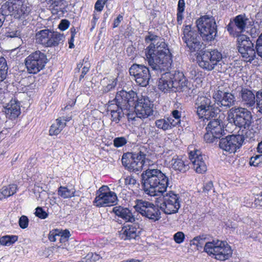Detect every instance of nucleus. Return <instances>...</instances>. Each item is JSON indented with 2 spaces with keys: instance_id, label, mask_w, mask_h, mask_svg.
<instances>
[{
  "instance_id": "obj_1",
  "label": "nucleus",
  "mask_w": 262,
  "mask_h": 262,
  "mask_svg": "<svg viewBox=\"0 0 262 262\" xmlns=\"http://www.w3.org/2000/svg\"><path fill=\"white\" fill-rule=\"evenodd\" d=\"M142 183L144 192L151 196H159L156 202L164 213L178 212L180 208V196L172 191L166 192L169 179L157 168H148L142 173Z\"/></svg>"
},
{
  "instance_id": "obj_2",
  "label": "nucleus",
  "mask_w": 262,
  "mask_h": 262,
  "mask_svg": "<svg viewBox=\"0 0 262 262\" xmlns=\"http://www.w3.org/2000/svg\"><path fill=\"white\" fill-rule=\"evenodd\" d=\"M160 37L148 32L145 37V42L149 45L145 49L146 60L148 65L158 72L171 66L172 56L167 45L164 41H159Z\"/></svg>"
},
{
  "instance_id": "obj_3",
  "label": "nucleus",
  "mask_w": 262,
  "mask_h": 262,
  "mask_svg": "<svg viewBox=\"0 0 262 262\" xmlns=\"http://www.w3.org/2000/svg\"><path fill=\"white\" fill-rule=\"evenodd\" d=\"M170 67V66L159 72L151 69L156 74L161 75L158 86V88L164 93L176 92L178 89H181L186 86V80L183 73L179 71H174L173 73L166 72Z\"/></svg>"
},
{
  "instance_id": "obj_4",
  "label": "nucleus",
  "mask_w": 262,
  "mask_h": 262,
  "mask_svg": "<svg viewBox=\"0 0 262 262\" xmlns=\"http://www.w3.org/2000/svg\"><path fill=\"white\" fill-rule=\"evenodd\" d=\"M228 119L233 122L236 126L242 129V133L246 135L247 130L249 129L252 120L250 111L242 107H233L228 112Z\"/></svg>"
},
{
  "instance_id": "obj_5",
  "label": "nucleus",
  "mask_w": 262,
  "mask_h": 262,
  "mask_svg": "<svg viewBox=\"0 0 262 262\" xmlns=\"http://www.w3.org/2000/svg\"><path fill=\"white\" fill-rule=\"evenodd\" d=\"M195 24L198 32L204 41H211L215 39L217 33V26L212 16H201L196 19Z\"/></svg>"
},
{
  "instance_id": "obj_6",
  "label": "nucleus",
  "mask_w": 262,
  "mask_h": 262,
  "mask_svg": "<svg viewBox=\"0 0 262 262\" xmlns=\"http://www.w3.org/2000/svg\"><path fill=\"white\" fill-rule=\"evenodd\" d=\"M204 251L212 257L221 261L228 259L232 254L231 247L227 243L219 241L206 243Z\"/></svg>"
},
{
  "instance_id": "obj_7",
  "label": "nucleus",
  "mask_w": 262,
  "mask_h": 262,
  "mask_svg": "<svg viewBox=\"0 0 262 262\" xmlns=\"http://www.w3.org/2000/svg\"><path fill=\"white\" fill-rule=\"evenodd\" d=\"M199 66L205 70L210 71L221 64L222 55L216 50H203L196 57Z\"/></svg>"
},
{
  "instance_id": "obj_8",
  "label": "nucleus",
  "mask_w": 262,
  "mask_h": 262,
  "mask_svg": "<svg viewBox=\"0 0 262 262\" xmlns=\"http://www.w3.org/2000/svg\"><path fill=\"white\" fill-rule=\"evenodd\" d=\"M201 37L196 31L192 30L191 25L184 26L182 39L189 52L198 54L205 48Z\"/></svg>"
},
{
  "instance_id": "obj_9",
  "label": "nucleus",
  "mask_w": 262,
  "mask_h": 262,
  "mask_svg": "<svg viewBox=\"0 0 262 262\" xmlns=\"http://www.w3.org/2000/svg\"><path fill=\"white\" fill-rule=\"evenodd\" d=\"M134 208L142 216L155 222L161 218V213L159 206L152 203L143 200L137 199L135 201Z\"/></svg>"
},
{
  "instance_id": "obj_10",
  "label": "nucleus",
  "mask_w": 262,
  "mask_h": 262,
  "mask_svg": "<svg viewBox=\"0 0 262 262\" xmlns=\"http://www.w3.org/2000/svg\"><path fill=\"white\" fill-rule=\"evenodd\" d=\"M64 39L63 34L48 29L40 30L35 35L36 42L45 47L57 46Z\"/></svg>"
},
{
  "instance_id": "obj_11",
  "label": "nucleus",
  "mask_w": 262,
  "mask_h": 262,
  "mask_svg": "<svg viewBox=\"0 0 262 262\" xmlns=\"http://www.w3.org/2000/svg\"><path fill=\"white\" fill-rule=\"evenodd\" d=\"M48 61L46 54L38 50L27 56L25 63L28 72L35 74L43 69Z\"/></svg>"
},
{
  "instance_id": "obj_12",
  "label": "nucleus",
  "mask_w": 262,
  "mask_h": 262,
  "mask_svg": "<svg viewBox=\"0 0 262 262\" xmlns=\"http://www.w3.org/2000/svg\"><path fill=\"white\" fill-rule=\"evenodd\" d=\"M253 25V21L250 20L245 14H239L230 20L226 27L227 30L230 35L234 37L241 36L247 29Z\"/></svg>"
},
{
  "instance_id": "obj_13",
  "label": "nucleus",
  "mask_w": 262,
  "mask_h": 262,
  "mask_svg": "<svg viewBox=\"0 0 262 262\" xmlns=\"http://www.w3.org/2000/svg\"><path fill=\"white\" fill-rule=\"evenodd\" d=\"M116 194L110 190L107 186L103 185L96 192V196L93 202L96 207L111 206L117 203Z\"/></svg>"
},
{
  "instance_id": "obj_14",
  "label": "nucleus",
  "mask_w": 262,
  "mask_h": 262,
  "mask_svg": "<svg viewBox=\"0 0 262 262\" xmlns=\"http://www.w3.org/2000/svg\"><path fill=\"white\" fill-rule=\"evenodd\" d=\"M237 37V47L238 52L247 62H251L256 56L254 44L249 37L242 35Z\"/></svg>"
},
{
  "instance_id": "obj_15",
  "label": "nucleus",
  "mask_w": 262,
  "mask_h": 262,
  "mask_svg": "<svg viewBox=\"0 0 262 262\" xmlns=\"http://www.w3.org/2000/svg\"><path fill=\"white\" fill-rule=\"evenodd\" d=\"M129 72L139 85L146 86L148 84L151 73L147 67L135 63L129 68Z\"/></svg>"
},
{
  "instance_id": "obj_16",
  "label": "nucleus",
  "mask_w": 262,
  "mask_h": 262,
  "mask_svg": "<svg viewBox=\"0 0 262 262\" xmlns=\"http://www.w3.org/2000/svg\"><path fill=\"white\" fill-rule=\"evenodd\" d=\"M132 110H134L138 118L145 119L153 114V104L147 97H142L138 98L137 97L135 105Z\"/></svg>"
},
{
  "instance_id": "obj_17",
  "label": "nucleus",
  "mask_w": 262,
  "mask_h": 262,
  "mask_svg": "<svg viewBox=\"0 0 262 262\" xmlns=\"http://www.w3.org/2000/svg\"><path fill=\"white\" fill-rule=\"evenodd\" d=\"M244 133H242V135H232L222 138L220 141V147L230 153L234 152L242 146L244 141Z\"/></svg>"
},
{
  "instance_id": "obj_18",
  "label": "nucleus",
  "mask_w": 262,
  "mask_h": 262,
  "mask_svg": "<svg viewBox=\"0 0 262 262\" xmlns=\"http://www.w3.org/2000/svg\"><path fill=\"white\" fill-rule=\"evenodd\" d=\"M213 98L217 107L227 109L233 106L236 102L234 95L231 93L222 90L219 88L214 91Z\"/></svg>"
},
{
  "instance_id": "obj_19",
  "label": "nucleus",
  "mask_w": 262,
  "mask_h": 262,
  "mask_svg": "<svg viewBox=\"0 0 262 262\" xmlns=\"http://www.w3.org/2000/svg\"><path fill=\"white\" fill-rule=\"evenodd\" d=\"M136 98L137 94L135 92L130 91L127 92L122 90L117 93L114 101L122 109L128 111L132 110V107L135 105Z\"/></svg>"
},
{
  "instance_id": "obj_20",
  "label": "nucleus",
  "mask_w": 262,
  "mask_h": 262,
  "mask_svg": "<svg viewBox=\"0 0 262 262\" xmlns=\"http://www.w3.org/2000/svg\"><path fill=\"white\" fill-rule=\"evenodd\" d=\"M238 97L243 104L247 107H254L256 103V94L246 88H238Z\"/></svg>"
},
{
  "instance_id": "obj_21",
  "label": "nucleus",
  "mask_w": 262,
  "mask_h": 262,
  "mask_svg": "<svg viewBox=\"0 0 262 262\" xmlns=\"http://www.w3.org/2000/svg\"><path fill=\"white\" fill-rule=\"evenodd\" d=\"M189 155V159L193 164V168L196 172L201 173L207 170V166L200 150L191 151Z\"/></svg>"
},
{
  "instance_id": "obj_22",
  "label": "nucleus",
  "mask_w": 262,
  "mask_h": 262,
  "mask_svg": "<svg viewBox=\"0 0 262 262\" xmlns=\"http://www.w3.org/2000/svg\"><path fill=\"white\" fill-rule=\"evenodd\" d=\"M196 113L200 118L209 120L215 117L218 114L219 109L213 107V105H195Z\"/></svg>"
},
{
  "instance_id": "obj_23",
  "label": "nucleus",
  "mask_w": 262,
  "mask_h": 262,
  "mask_svg": "<svg viewBox=\"0 0 262 262\" xmlns=\"http://www.w3.org/2000/svg\"><path fill=\"white\" fill-rule=\"evenodd\" d=\"M138 225L132 224L124 226L120 231L121 238L124 240L136 239L139 236L140 230Z\"/></svg>"
},
{
  "instance_id": "obj_24",
  "label": "nucleus",
  "mask_w": 262,
  "mask_h": 262,
  "mask_svg": "<svg viewBox=\"0 0 262 262\" xmlns=\"http://www.w3.org/2000/svg\"><path fill=\"white\" fill-rule=\"evenodd\" d=\"M7 118L9 119L16 118L20 114L19 103L15 99H12L4 107V111Z\"/></svg>"
},
{
  "instance_id": "obj_25",
  "label": "nucleus",
  "mask_w": 262,
  "mask_h": 262,
  "mask_svg": "<svg viewBox=\"0 0 262 262\" xmlns=\"http://www.w3.org/2000/svg\"><path fill=\"white\" fill-rule=\"evenodd\" d=\"M206 130L212 133L216 138L220 139L224 133L223 122L218 119H213L209 122L206 127Z\"/></svg>"
},
{
  "instance_id": "obj_26",
  "label": "nucleus",
  "mask_w": 262,
  "mask_h": 262,
  "mask_svg": "<svg viewBox=\"0 0 262 262\" xmlns=\"http://www.w3.org/2000/svg\"><path fill=\"white\" fill-rule=\"evenodd\" d=\"M171 168L180 172H185L189 169L188 162L184 161L177 156H174L171 160Z\"/></svg>"
},
{
  "instance_id": "obj_27",
  "label": "nucleus",
  "mask_w": 262,
  "mask_h": 262,
  "mask_svg": "<svg viewBox=\"0 0 262 262\" xmlns=\"http://www.w3.org/2000/svg\"><path fill=\"white\" fill-rule=\"evenodd\" d=\"M113 212L125 222L133 223L136 221L135 217L130 210L127 208H123L121 206L115 207L113 208Z\"/></svg>"
},
{
  "instance_id": "obj_28",
  "label": "nucleus",
  "mask_w": 262,
  "mask_h": 262,
  "mask_svg": "<svg viewBox=\"0 0 262 262\" xmlns=\"http://www.w3.org/2000/svg\"><path fill=\"white\" fill-rule=\"evenodd\" d=\"M14 17L18 18H25L31 11V7L26 4H22L20 2L15 3Z\"/></svg>"
},
{
  "instance_id": "obj_29",
  "label": "nucleus",
  "mask_w": 262,
  "mask_h": 262,
  "mask_svg": "<svg viewBox=\"0 0 262 262\" xmlns=\"http://www.w3.org/2000/svg\"><path fill=\"white\" fill-rule=\"evenodd\" d=\"M15 3L8 1L2 5L0 8V16L1 18L5 21L6 17L9 15H13L14 16V9H16Z\"/></svg>"
},
{
  "instance_id": "obj_30",
  "label": "nucleus",
  "mask_w": 262,
  "mask_h": 262,
  "mask_svg": "<svg viewBox=\"0 0 262 262\" xmlns=\"http://www.w3.org/2000/svg\"><path fill=\"white\" fill-rule=\"evenodd\" d=\"M156 126L164 131L172 129L174 126V123L171 121V118L164 116L163 118L157 119L155 122Z\"/></svg>"
},
{
  "instance_id": "obj_31",
  "label": "nucleus",
  "mask_w": 262,
  "mask_h": 262,
  "mask_svg": "<svg viewBox=\"0 0 262 262\" xmlns=\"http://www.w3.org/2000/svg\"><path fill=\"white\" fill-rule=\"evenodd\" d=\"M140 156V154L137 152H127L123 155L122 157V164L125 168L128 171L130 170V166L132 165L133 161L134 160H138V158Z\"/></svg>"
},
{
  "instance_id": "obj_32",
  "label": "nucleus",
  "mask_w": 262,
  "mask_h": 262,
  "mask_svg": "<svg viewBox=\"0 0 262 262\" xmlns=\"http://www.w3.org/2000/svg\"><path fill=\"white\" fill-rule=\"evenodd\" d=\"M138 153L140 154V156L138 158L139 160H134L131 166H130V171L137 172L140 171L142 169V167L145 163L146 155L143 152L140 151Z\"/></svg>"
},
{
  "instance_id": "obj_33",
  "label": "nucleus",
  "mask_w": 262,
  "mask_h": 262,
  "mask_svg": "<svg viewBox=\"0 0 262 262\" xmlns=\"http://www.w3.org/2000/svg\"><path fill=\"white\" fill-rule=\"evenodd\" d=\"M66 126V123L62 121L60 119H57L54 123L50 127L49 130V134L51 136L57 135L59 134L63 128Z\"/></svg>"
},
{
  "instance_id": "obj_34",
  "label": "nucleus",
  "mask_w": 262,
  "mask_h": 262,
  "mask_svg": "<svg viewBox=\"0 0 262 262\" xmlns=\"http://www.w3.org/2000/svg\"><path fill=\"white\" fill-rule=\"evenodd\" d=\"M17 189V186L16 184H10L4 186L1 190V193L4 198H7L15 194Z\"/></svg>"
},
{
  "instance_id": "obj_35",
  "label": "nucleus",
  "mask_w": 262,
  "mask_h": 262,
  "mask_svg": "<svg viewBox=\"0 0 262 262\" xmlns=\"http://www.w3.org/2000/svg\"><path fill=\"white\" fill-rule=\"evenodd\" d=\"M8 67L6 59L3 57H0V82H6L8 75Z\"/></svg>"
},
{
  "instance_id": "obj_36",
  "label": "nucleus",
  "mask_w": 262,
  "mask_h": 262,
  "mask_svg": "<svg viewBox=\"0 0 262 262\" xmlns=\"http://www.w3.org/2000/svg\"><path fill=\"white\" fill-rule=\"evenodd\" d=\"M185 8V3L184 0H179L177 13V21L178 25H181L184 19L183 12Z\"/></svg>"
},
{
  "instance_id": "obj_37",
  "label": "nucleus",
  "mask_w": 262,
  "mask_h": 262,
  "mask_svg": "<svg viewBox=\"0 0 262 262\" xmlns=\"http://www.w3.org/2000/svg\"><path fill=\"white\" fill-rule=\"evenodd\" d=\"M75 191L67 187L60 186L58 190V194L63 199L71 198L75 196Z\"/></svg>"
},
{
  "instance_id": "obj_38",
  "label": "nucleus",
  "mask_w": 262,
  "mask_h": 262,
  "mask_svg": "<svg viewBox=\"0 0 262 262\" xmlns=\"http://www.w3.org/2000/svg\"><path fill=\"white\" fill-rule=\"evenodd\" d=\"M16 235H5L0 238V244L3 246H9L17 241Z\"/></svg>"
},
{
  "instance_id": "obj_39",
  "label": "nucleus",
  "mask_w": 262,
  "mask_h": 262,
  "mask_svg": "<svg viewBox=\"0 0 262 262\" xmlns=\"http://www.w3.org/2000/svg\"><path fill=\"white\" fill-rule=\"evenodd\" d=\"M127 112L126 110L122 109V108H121V110L118 111L113 110V112H111L112 121L118 123L121 118L125 115V113Z\"/></svg>"
},
{
  "instance_id": "obj_40",
  "label": "nucleus",
  "mask_w": 262,
  "mask_h": 262,
  "mask_svg": "<svg viewBox=\"0 0 262 262\" xmlns=\"http://www.w3.org/2000/svg\"><path fill=\"white\" fill-rule=\"evenodd\" d=\"M60 231L58 229H54L50 231L49 234L48 238L52 242H55L57 241H59V243H63L61 239V237L60 235Z\"/></svg>"
},
{
  "instance_id": "obj_41",
  "label": "nucleus",
  "mask_w": 262,
  "mask_h": 262,
  "mask_svg": "<svg viewBox=\"0 0 262 262\" xmlns=\"http://www.w3.org/2000/svg\"><path fill=\"white\" fill-rule=\"evenodd\" d=\"M202 104L207 106L212 105L210 99L206 96H199L195 100V105H202Z\"/></svg>"
},
{
  "instance_id": "obj_42",
  "label": "nucleus",
  "mask_w": 262,
  "mask_h": 262,
  "mask_svg": "<svg viewBox=\"0 0 262 262\" xmlns=\"http://www.w3.org/2000/svg\"><path fill=\"white\" fill-rule=\"evenodd\" d=\"M127 143V140L125 137H116L113 140L114 146L117 148L122 147Z\"/></svg>"
},
{
  "instance_id": "obj_43",
  "label": "nucleus",
  "mask_w": 262,
  "mask_h": 262,
  "mask_svg": "<svg viewBox=\"0 0 262 262\" xmlns=\"http://www.w3.org/2000/svg\"><path fill=\"white\" fill-rule=\"evenodd\" d=\"M181 113L178 110H174L171 112V116H168L171 118V121H172L174 124V126L179 125L180 123Z\"/></svg>"
},
{
  "instance_id": "obj_44",
  "label": "nucleus",
  "mask_w": 262,
  "mask_h": 262,
  "mask_svg": "<svg viewBox=\"0 0 262 262\" xmlns=\"http://www.w3.org/2000/svg\"><path fill=\"white\" fill-rule=\"evenodd\" d=\"M262 163V155H256L251 157L249 161V164L251 166H258Z\"/></svg>"
},
{
  "instance_id": "obj_45",
  "label": "nucleus",
  "mask_w": 262,
  "mask_h": 262,
  "mask_svg": "<svg viewBox=\"0 0 262 262\" xmlns=\"http://www.w3.org/2000/svg\"><path fill=\"white\" fill-rule=\"evenodd\" d=\"M256 104L258 111L262 114V90L256 93Z\"/></svg>"
},
{
  "instance_id": "obj_46",
  "label": "nucleus",
  "mask_w": 262,
  "mask_h": 262,
  "mask_svg": "<svg viewBox=\"0 0 262 262\" xmlns=\"http://www.w3.org/2000/svg\"><path fill=\"white\" fill-rule=\"evenodd\" d=\"M255 49L258 55L262 58V33L256 40Z\"/></svg>"
},
{
  "instance_id": "obj_47",
  "label": "nucleus",
  "mask_w": 262,
  "mask_h": 262,
  "mask_svg": "<svg viewBox=\"0 0 262 262\" xmlns=\"http://www.w3.org/2000/svg\"><path fill=\"white\" fill-rule=\"evenodd\" d=\"M206 237L204 234L199 235L194 237L191 241L192 244L198 246L199 245L203 244L204 242L206 240Z\"/></svg>"
},
{
  "instance_id": "obj_48",
  "label": "nucleus",
  "mask_w": 262,
  "mask_h": 262,
  "mask_svg": "<svg viewBox=\"0 0 262 262\" xmlns=\"http://www.w3.org/2000/svg\"><path fill=\"white\" fill-rule=\"evenodd\" d=\"M35 215L41 219H45L48 214L41 207H37L35 212Z\"/></svg>"
},
{
  "instance_id": "obj_49",
  "label": "nucleus",
  "mask_w": 262,
  "mask_h": 262,
  "mask_svg": "<svg viewBox=\"0 0 262 262\" xmlns=\"http://www.w3.org/2000/svg\"><path fill=\"white\" fill-rule=\"evenodd\" d=\"M185 239V234L183 232L179 231L173 235V239L177 244L183 243Z\"/></svg>"
},
{
  "instance_id": "obj_50",
  "label": "nucleus",
  "mask_w": 262,
  "mask_h": 262,
  "mask_svg": "<svg viewBox=\"0 0 262 262\" xmlns=\"http://www.w3.org/2000/svg\"><path fill=\"white\" fill-rule=\"evenodd\" d=\"M84 258L86 262H96L99 259L100 256L96 253H90Z\"/></svg>"
},
{
  "instance_id": "obj_51",
  "label": "nucleus",
  "mask_w": 262,
  "mask_h": 262,
  "mask_svg": "<svg viewBox=\"0 0 262 262\" xmlns=\"http://www.w3.org/2000/svg\"><path fill=\"white\" fill-rule=\"evenodd\" d=\"M204 138L205 141L207 143H213L218 138L215 137V135H213L209 130H207V133L204 135Z\"/></svg>"
},
{
  "instance_id": "obj_52",
  "label": "nucleus",
  "mask_w": 262,
  "mask_h": 262,
  "mask_svg": "<svg viewBox=\"0 0 262 262\" xmlns=\"http://www.w3.org/2000/svg\"><path fill=\"white\" fill-rule=\"evenodd\" d=\"M29 220L26 216L22 215L19 220V225L22 229L26 228L28 226Z\"/></svg>"
},
{
  "instance_id": "obj_53",
  "label": "nucleus",
  "mask_w": 262,
  "mask_h": 262,
  "mask_svg": "<svg viewBox=\"0 0 262 262\" xmlns=\"http://www.w3.org/2000/svg\"><path fill=\"white\" fill-rule=\"evenodd\" d=\"M125 184L129 187H133L137 184L136 180L132 176H128L125 179Z\"/></svg>"
},
{
  "instance_id": "obj_54",
  "label": "nucleus",
  "mask_w": 262,
  "mask_h": 262,
  "mask_svg": "<svg viewBox=\"0 0 262 262\" xmlns=\"http://www.w3.org/2000/svg\"><path fill=\"white\" fill-rule=\"evenodd\" d=\"M70 26V21L66 19H62L58 25V28L61 31L67 30Z\"/></svg>"
},
{
  "instance_id": "obj_55",
  "label": "nucleus",
  "mask_w": 262,
  "mask_h": 262,
  "mask_svg": "<svg viewBox=\"0 0 262 262\" xmlns=\"http://www.w3.org/2000/svg\"><path fill=\"white\" fill-rule=\"evenodd\" d=\"M106 1L107 0H97L95 5V10L98 11H101Z\"/></svg>"
},
{
  "instance_id": "obj_56",
  "label": "nucleus",
  "mask_w": 262,
  "mask_h": 262,
  "mask_svg": "<svg viewBox=\"0 0 262 262\" xmlns=\"http://www.w3.org/2000/svg\"><path fill=\"white\" fill-rule=\"evenodd\" d=\"M7 84L6 82H0V101L4 97L5 92L7 91Z\"/></svg>"
},
{
  "instance_id": "obj_57",
  "label": "nucleus",
  "mask_w": 262,
  "mask_h": 262,
  "mask_svg": "<svg viewBox=\"0 0 262 262\" xmlns=\"http://www.w3.org/2000/svg\"><path fill=\"white\" fill-rule=\"evenodd\" d=\"M113 102H115L114 100L109 102L108 111L112 112L113 110L118 111L121 110V107L118 106L117 103L116 102L115 103H113Z\"/></svg>"
},
{
  "instance_id": "obj_58",
  "label": "nucleus",
  "mask_w": 262,
  "mask_h": 262,
  "mask_svg": "<svg viewBox=\"0 0 262 262\" xmlns=\"http://www.w3.org/2000/svg\"><path fill=\"white\" fill-rule=\"evenodd\" d=\"M116 86V82L114 81H112L111 83H108L106 86L103 89V93H107L114 89Z\"/></svg>"
},
{
  "instance_id": "obj_59",
  "label": "nucleus",
  "mask_w": 262,
  "mask_h": 262,
  "mask_svg": "<svg viewBox=\"0 0 262 262\" xmlns=\"http://www.w3.org/2000/svg\"><path fill=\"white\" fill-rule=\"evenodd\" d=\"M60 235L63 242L64 243L68 241V238L70 236V233L69 230H64L63 231H60Z\"/></svg>"
},
{
  "instance_id": "obj_60",
  "label": "nucleus",
  "mask_w": 262,
  "mask_h": 262,
  "mask_svg": "<svg viewBox=\"0 0 262 262\" xmlns=\"http://www.w3.org/2000/svg\"><path fill=\"white\" fill-rule=\"evenodd\" d=\"M6 36L9 38L19 37L20 38V32L19 31L7 32Z\"/></svg>"
},
{
  "instance_id": "obj_61",
  "label": "nucleus",
  "mask_w": 262,
  "mask_h": 262,
  "mask_svg": "<svg viewBox=\"0 0 262 262\" xmlns=\"http://www.w3.org/2000/svg\"><path fill=\"white\" fill-rule=\"evenodd\" d=\"M133 110H130L127 113H125V115H126L127 116L128 120H135L136 117L138 118L137 117V115H136V112H135V113H131V111Z\"/></svg>"
},
{
  "instance_id": "obj_62",
  "label": "nucleus",
  "mask_w": 262,
  "mask_h": 262,
  "mask_svg": "<svg viewBox=\"0 0 262 262\" xmlns=\"http://www.w3.org/2000/svg\"><path fill=\"white\" fill-rule=\"evenodd\" d=\"M213 183L211 181H209L206 183L204 186L203 191L205 192L208 193L213 188Z\"/></svg>"
},
{
  "instance_id": "obj_63",
  "label": "nucleus",
  "mask_w": 262,
  "mask_h": 262,
  "mask_svg": "<svg viewBox=\"0 0 262 262\" xmlns=\"http://www.w3.org/2000/svg\"><path fill=\"white\" fill-rule=\"evenodd\" d=\"M123 20V16L119 14L117 17L115 19L113 24V28H116L119 26L121 21Z\"/></svg>"
},
{
  "instance_id": "obj_64",
  "label": "nucleus",
  "mask_w": 262,
  "mask_h": 262,
  "mask_svg": "<svg viewBox=\"0 0 262 262\" xmlns=\"http://www.w3.org/2000/svg\"><path fill=\"white\" fill-rule=\"evenodd\" d=\"M75 37L71 36L70 40H69V48L73 49L74 48V41Z\"/></svg>"
}]
</instances>
